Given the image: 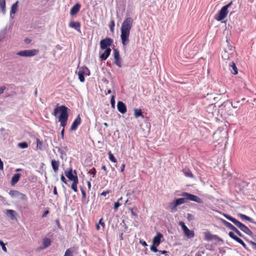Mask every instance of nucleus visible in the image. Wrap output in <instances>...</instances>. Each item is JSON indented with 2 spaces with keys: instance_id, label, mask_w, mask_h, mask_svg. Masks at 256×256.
Masks as SVG:
<instances>
[{
  "instance_id": "nucleus-60",
  "label": "nucleus",
  "mask_w": 256,
  "mask_h": 256,
  "mask_svg": "<svg viewBox=\"0 0 256 256\" xmlns=\"http://www.w3.org/2000/svg\"><path fill=\"white\" fill-rule=\"evenodd\" d=\"M125 168V164H122L120 168V172H123Z\"/></svg>"
},
{
  "instance_id": "nucleus-8",
  "label": "nucleus",
  "mask_w": 256,
  "mask_h": 256,
  "mask_svg": "<svg viewBox=\"0 0 256 256\" xmlns=\"http://www.w3.org/2000/svg\"><path fill=\"white\" fill-rule=\"evenodd\" d=\"M195 48V47L192 48L190 46H186L184 50V55L185 58H193L197 52V50H194Z\"/></svg>"
},
{
  "instance_id": "nucleus-48",
  "label": "nucleus",
  "mask_w": 256,
  "mask_h": 256,
  "mask_svg": "<svg viewBox=\"0 0 256 256\" xmlns=\"http://www.w3.org/2000/svg\"><path fill=\"white\" fill-rule=\"evenodd\" d=\"M229 236L232 238V239L234 240V238H236V236L234 234V233L232 232H230L228 234Z\"/></svg>"
},
{
  "instance_id": "nucleus-50",
  "label": "nucleus",
  "mask_w": 256,
  "mask_h": 256,
  "mask_svg": "<svg viewBox=\"0 0 256 256\" xmlns=\"http://www.w3.org/2000/svg\"><path fill=\"white\" fill-rule=\"evenodd\" d=\"M60 180H61L64 182V183H65L66 184V180L65 178V177L62 174L60 176Z\"/></svg>"
},
{
  "instance_id": "nucleus-61",
  "label": "nucleus",
  "mask_w": 256,
  "mask_h": 256,
  "mask_svg": "<svg viewBox=\"0 0 256 256\" xmlns=\"http://www.w3.org/2000/svg\"><path fill=\"white\" fill-rule=\"evenodd\" d=\"M24 42L26 44H30L31 42V40L30 38H26L24 40Z\"/></svg>"
},
{
  "instance_id": "nucleus-1",
  "label": "nucleus",
  "mask_w": 256,
  "mask_h": 256,
  "mask_svg": "<svg viewBox=\"0 0 256 256\" xmlns=\"http://www.w3.org/2000/svg\"><path fill=\"white\" fill-rule=\"evenodd\" d=\"M59 113L60 114L58 116V122H60V126L64 129L68 118V108L64 105L60 106L59 104H57L52 114L54 116H57Z\"/></svg>"
},
{
  "instance_id": "nucleus-13",
  "label": "nucleus",
  "mask_w": 256,
  "mask_h": 256,
  "mask_svg": "<svg viewBox=\"0 0 256 256\" xmlns=\"http://www.w3.org/2000/svg\"><path fill=\"white\" fill-rule=\"evenodd\" d=\"M118 110L121 114H124L126 112V107L125 104L121 101H118L117 104Z\"/></svg>"
},
{
  "instance_id": "nucleus-34",
  "label": "nucleus",
  "mask_w": 256,
  "mask_h": 256,
  "mask_svg": "<svg viewBox=\"0 0 256 256\" xmlns=\"http://www.w3.org/2000/svg\"><path fill=\"white\" fill-rule=\"evenodd\" d=\"M78 79L80 80V82H84L85 80L84 74H82V72H81V70L78 71Z\"/></svg>"
},
{
  "instance_id": "nucleus-46",
  "label": "nucleus",
  "mask_w": 256,
  "mask_h": 256,
  "mask_svg": "<svg viewBox=\"0 0 256 256\" xmlns=\"http://www.w3.org/2000/svg\"><path fill=\"white\" fill-rule=\"evenodd\" d=\"M110 192H111V190H106V191H104V192H102L100 194V195L102 196H106L107 194H110Z\"/></svg>"
},
{
  "instance_id": "nucleus-58",
  "label": "nucleus",
  "mask_w": 256,
  "mask_h": 256,
  "mask_svg": "<svg viewBox=\"0 0 256 256\" xmlns=\"http://www.w3.org/2000/svg\"><path fill=\"white\" fill-rule=\"evenodd\" d=\"M140 242L144 246H148L146 242L145 241H142V240H140Z\"/></svg>"
},
{
  "instance_id": "nucleus-44",
  "label": "nucleus",
  "mask_w": 256,
  "mask_h": 256,
  "mask_svg": "<svg viewBox=\"0 0 256 256\" xmlns=\"http://www.w3.org/2000/svg\"><path fill=\"white\" fill-rule=\"evenodd\" d=\"M110 103L112 104V107L114 108L115 105V100H114V96H112L111 99H110Z\"/></svg>"
},
{
  "instance_id": "nucleus-14",
  "label": "nucleus",
  "mask_w": 256,
  "mask_h": 256,
  "mask_svg": "<svg viewBox=\"0 0 256 256\" xmlns=\"http://www.w3.org/2000/svg\"><path fill=\"white\" fill-rule=\"evenodd\" d=\"M229 69L231 72L234 74H236L238 73V70L236 66V64L234 61H232L228 62Z\"/></svg>"
},
{
  "instance_id": "nucleus-59",
  "label": "nucleus",
  "mask_w": 256,
  "mask_h": 256,
  "mask_svg": "<svg viewBox=\"0 0 256 256\" xmlns=\"http://www.w3.org/2000/svg\"><path fill=\"white\" fill-rule=\"evenodd\" d=\"M53 192H54V194L58 196V194L57 189H56V186L54 187Z\"/></svg>"
},
{
  "instance_id": "nucleus-31",
  "label": "nucleus",
  "mask_w": 256,
  "mask_h": 256,
  "mask_svg": "<svg viewBox=\"0 0 256 256\" xmlns=\"http://www.w3.org/2000/svg\"><path fill=\"white\" fill-rule=\"evenodd\" d=\"M79 70H81V72H82L84 75L90 76V71L86 67H82L79 69Z\"/></svg>"
},
{
  "instance_id": "nucleus-45",
  "label": "nucleus",
  "mask_w": 256,
  "mask_h": 256,
  "mask_svg": "<svg viewBox=\"0 0 256 256\" xmlns=\"http://www.w3.org/2000/svg\"><path fill=\"white\" fill-rule=\"evenodd\" d=\"M80 190H81V192H82V200H84L86 198V193L85 191L82 188L80 189Z\"/></svg>"
},
{
  "instance_id": "nucleus-18",
  "label": "nucleus",
  "mask_w": 256,
  "mask_h": 256,
  "mask_svg": "<svg viewBox=\"0 0 256 256\" xmlns=\"http://www.w3.org/2000/svg\"><path fill=\"white\" fill-rule=\"evenodd\" d=\"M80 5L79 4H76L74 6L70 9V14L72 16L76 14L80 10Z\"/></svg>"
},
{
  "instance_id": "nucleus-20",
  "label": "nucleus",
  "mask_w": 256,
  "mask_h": 256,
  "mask_svg": "<svg viewBox=\"0 0 256 256\" xmlns=\"http://www.w3.org/2000/svg\"><path fill=\"white\" fill-rule=\"evenodd\" d=\"M52 243L51 240L49 238H45L42 240L43 247L42 249H45L48 247Z\"/></svg>"
},
{
  "instance_id": "nucleus-38",
  "label": "nucleus",
  "mask_w": 256,
  "mask_h": 256,
  "mask_svg": "<svg viewBox=\"0 0 256 256\" xmlns=\"http://www.w3.org/2000/svg\"><path fill=\"white\" fill-rule=\"evenodd\" d=\"M178 224L181 226L184 232L187 230L188 227L185 225L184 222H180L178 223Z\"/></svg>"
},
{
  "instance_id": "nucleus-63",
  "label": "nucleus",
  "mask_w": 256,
  "mask_h": 256,
  "mask_svg": "<svg viewBox=\"0 0 256 256\" xmlns=\"http://www.w3.org/2000/svg\"><path fill=\"white\" fill-rule=\"evenodd\" d=\"M36 142H37V146H38L39 145H40L42 144L41 142L39 139L36 140Z\"/></svg>"
},
{
  "instance_id": "nucleus-43",
  "label": "nucleus",
  "mask_w": 256,
  "mask_h": 256,
  "mask_svg": "<svg viewBox=\"0 0 256 256\" xmlns=\"http://www.w3.org/2000/svg\"><path fill=\"white\" fill-rule=\"evenodd\" d=\"M88 173H90V174H92L93 176H94L96 175V168H92V169H90L89 170Z\"/></svg>"
},
{
  "instance_id": "nucleus-5",
  "label": "nucleus",
  "mask_w": 256,
  "mask_h": 256,
  "mask_svg": "<svg viewBox=\"0 0 256 256\" xmlns=\"http://www.w3.org/2000/svg\"><path fill=\"white\" fill-rule=\"evenodd\" d=\"M224 216L228 220L233 222L236 226L241 230L246 233L248 236H252V232L244 224H242L240 221L238 220L235 218L231 216H230L224 214Z\"/></svg>"
},
{
  "instance_id": "nucleus-56",
  "label": "nucleus",
  "mask_w": 256,
  "mask_h": 256,
  "mask_svg": "<svg viewBox=\"0 0 256 256\" xmlns=\"http://www.w3.org/2000/svg\"><path fill=\"white\" fill-rule=\"evenodd\" d=\"M6 90V86H2L0 88V95L4 92V90Z\"/></svg>"
},
{
  "instance_id": "nucleus-11",
  "label": "nucleus",
  "mask_w": 256,
  "mask_h": 256,
  "mask_svg": "<svg viewBox=\"0 0 256 256\" xmlns=\"http://www.w3.org/2000/svg\"><path fill=\"white\" fill-rule=\"evenodd\" d=\"M113 54L114 58V64L119 68L122 67V58L120 57L119 51L115 48L113 50Z\"/></svg>"
},
{
  "instance_id": "nucleus-37",
  "label": "nucleus",
  "mask_w": 256,
  "mask_h": 256,
  "mask_svg": "<svg viewBox=\"0 0 256 256\" xmlns=\"http://www.w3.org/2000/svg\"><path fill=\"white\" fill-rule=\"evenodd\" d=\"M178 224L181 226L184 232L187 230L188 227L185 225L184 222H180L178 223Z\"/></svg>"
},
{
  "instance_id": "nucleus-2",
  "label": "nucleus",
  "mask_w": 256,
  "mask_h": 256,
  "mask_svg": "<svg viewBox=\"0 0 256 256\" xmlns=\"http://www.w3.org/2000/svg\"><path fill=\"white\" fill-rule=\"evenodd\" d=\"M133 24V20L130 17L126 18L122 24L120 31V38L124 46L127 45L129 42L130 30Z\"/></svg>"
},
{
  "instance_id": "nucleus-64",
  "label": "nucleus",
  "mask_w": 256,
  "mask_h": 256,
  "mask_svg": "<svg viewBox=\"0 0 256 256\" xmlns=\"http://www.w3.org/2000/svg\"><path fill=\"white\" fill-rule=\"evenodd\" d=\"M240 244H241L244 248L246 249V246L243 241Z\"/></svg>"
},
{
  "instance_id": "nucleus-39",
  "label": "nucleus",
  "mask_w": 256,
  "mask_h": 256,
  "mask_svg": "<svg viewBox=\"0 0 256 256\" xmlns=\"http://www.w3.org/2000/svg\"><path fill=\"white\" fill-rule=\"evenodd\" d=\"M158 246L154 245V244L150 248V249L152 251L154 252H158V250L157 249V247Z\"/></svg>"
},
{
  "instance_id": "nucleus-22",
  "label": "nucleus",
  "mask_w": 256,
  "mask_h": 256,
  "mask_svg": "<svg viewBox=\"0 0 256 256\" xmlns=\"http://www.w3.org/2000/svg\"><path fill=\"white\" fill-rule=\"evenodd\" d=\"M76 248L74 247H72L67 249L64 256H73V254L76 251Z\"/></svg>"
},
{
  "instance_id": "nucleus-54",
  "label": "nucleus",
  "mask_w": 256,
  "mask_h": 256,
  "mask_svg": "<svg viewBox=\"0 0 256 256\" xmlns=\"http://www.w3.org/2000/svg\"><path fill=\"white\" fill-rule=\"evenodd\" d=\"M129 210L130 211L132 215L135 216H138V214L134 212V210L132 208H130Z\"/></svg>"
},
{
  "instance_id": "nucleus-47",
  "label": "nucleus",
  "mask_w": 256,
  "mask_h": 256,
  "mask_svg": "<svg viewBox=\"0 0 256 256\" xmlns=\"http://www.w3.org/2000/svg\"><path fill=\"white\" fill-rule=\"evenodd\" d=\"M114 20H112L110 22V29L112 32L114 31Z\"/></svg>"
},
{
  "instance_id": "nucleus-23",
  "label": "nucleus",
  "mask_w": 256,
  "mask_h": 256,
  "mask_svg": "<svg viewBox=\"0 0 256 256\" xmlns=\"http://www.w3.org/2000/svg\"><path fill=\"white\" fill-rule=\"evenodd\" d=\"M18 1L17 0L12 5L10 12V16H12V14H14L18 10Z\"/></svg>"
},
{
  "instance_id": "nucleus-19",
  "label": "nucleus",
  "mask_w": 256,
  "mask_h": 256,
  "mask_svg": "<svg viewBox=\"0 0 256 256\" xmlns=\"http://www.w3.org/2000/svg\"><path fill=\"white\" fill-rule=\"evenodd\" d=\"M52 166V169L54 170L55 172H57L60 166V162L58 160H56L54 159L52 160L51 161Z\"/></svg>"
},
{
  "instance_id": "nucleus-53",
  "label": "nucleus",
  "mask_w": 256,
  "mask_h": 256,
  "mask_svg": "<svg viewBox=\"0 0 256 256\" xmlns=\"http://www.w3.org/2000/svg\"><path fill=\"white\" fill-rule=\"evenodd\" d=\"M102 220H103L102 218H100L99 220L98 224H100L102 226V228H104V223L102 222Z\"/></svg>"
},
{
  "instance_id": "nucleus-24",
  "label": "nucleus",
  "mask_w": 256,
  "mask_h": 256,
  "mask_svg": "<svg viewBox=\"0 0 256 256\" xmlns=\"http://www.w3.org/2000/svg\"><path fill=\"white\" fill-rule=\"evenodd\" d=\"M182 172L186 176L190 178H194L193 174L189 168H186L182 170Z\"/></svg>"
},
{
  "instance_id": "nucleus-57",
  "label": "nucleus",
  "mask_w": 256,
  "mask_h": 256,
  "mask_svg": "<svg viewBox=\"0 0 256 256\" xmlns=\"http://www.w3.org/2000/svg\"><path fill=\"white\" fill-rule=\"evenodd\" d=\"M158 252L163 254H166L168 253V252L166 250H158Z\"/></svg>"
},
{
  "instance_id": "nucleus-30",
  "label": "nucleus",
  "mask_w": 256,
  "mask_h": 256,
  "mask_svg": "<svg viewBox=\"0 0 256 256\" xmlns=\"http://www.w3.org/2000/svg\"><path fill=\"white\" fill-rule=\"evenodd\" d=\"M238 216L241 218V219L242 220H246L249 221L250 222H253V220L252 218H250V217H249L245 214H238Z\"/></svg>"
},
{
  "instance_id": "nucleus-16",
  "label": "nucleus",
  "mask_w": 256,
  "mask_h": 256,
  "mask_svg": "<svg viewBox=\"0 0 256 256\" xmlns=\"http://www.w3.org/2000/svg\"><path fill=\"white\" fill-rule=\"evenodd\" d=\"M69 26L74 28L77 30L78 32H81L80 31V24L78 22H71L69 24Z\"/></svg>"
},
{
  "instance_id": "nucleus-15",
  "label": "nucleus",
  "mask_w": 256,
  "mask_h": 256,
  "mask_svg": "<svg viewBox=\"0 0 256 256\" xmlns=\"http://www.w3.org/2000/svg\"><path fill=\"white\" fill-rule=\"evenodd\" d=\"M163 237L162 234L160 232H157L156 236L154 238L153 244L156 246H159L160 244V239Z\"/></svg>"
},
{
  "instance_id": "nucleus-33",
  "label": "nucleus",
  "mask_w": 256,
  "mask_h": 256,
  "mask_svg": "<svg viewBox=\"0 0 256 256\" xmlns=\"http://www.w3.org/2000/svg\"><path fill=\"white\" fill-rule=\"evenodd\" d=\"M224 225L229 228L230 230H234L236 228L235 226H234L230 222H226V220H224Z\"/></svg>"
},
{
  "instance_id": "nucleus-41",
  "label": "nucleus",
  "mask_w": 256,
  "mask_h": 256,
  "mask_svg": "<svg viewBox=\"0 0 256 256\" xmlns=\"http://www.w3.org/2000/svg\"><path fill=\"white\" fill-rule=\"evenodd\" d=\"M0 245L2 246V250L6 252H7V249L5 246L2 240H0Z\"/></svg>"
},
{
  "instance_id": "nucleus-9",
  "label": "nucleus",
  "mask_w": 256,
  "mask_h": 256,
  "mask_svg": "<svg viewBox=\"0 0 256 256\" xmlns=\"http://www.w3.org/2000/svg\"><path fill=\"white\" fill-rule=\"evenodd\" d=\"M38 52V50L34 49L20 51L17 53V54L21 56L28 57L36 56Z\"/></svg>"
},
{
  "instance_id": "nucleus-10",
  "label": "nucleus",
  "mask_w": 256,
  "mask_h": 256,
  "mask_svg": "<svg viewBox=\"0 0 256 256\" xmlns=\"http://www.w3.org/2000/svg\"><path fill=\"white\" fill-rule=\"evenodd\" d=\"M113 43V40L108 38L103 39L100 42V48L102 50H105L110 48L108 46H110Z\"/></svg>"
},
{
  "instance_id": "nucleus-29",
  "label": "nucleus",
  "mask_w": 256,
  "mask_h": 256,
  "mask_svg": "<svg viewBox=\"0 0 256 256\" xmlns=\"http://www.w3.org/2000/svg\"><path fill=\"white\" fill-rule=\"evenodd\" d=\"M16 214V212L14 210H6V214L8 216H9L10 217V218L12 220H14L15 218L14 214Z\"/></svg>"
},
{
  "instance_id": "nucleus-40",
  "label": "nucleus",
  "mask_w": 256,
  "mask_h": 256,
  "mask_svg": "<svg viewBox=\"0 0 256 256\" xmlns=\"http://www.w3.org/2000/svg\"><path fill=\"white\" fill-rule=\"evenodd\" d=\"M18 198H20V199L23 200H27V196L25 194L20 193V194H18Z\"/></svg>"
},
{
  "instance_id": "nucleus-25",
  "label": "nucleus",
  "mask_w": 256,
  "mask_h": 256,
  "mask_svg": "<svg viewBox=\"0 0 256 256\" xmlns=\"http://www.w3.org/2000/svg\"><path fill=\"white\" fill-rule=\"evenodd\" d=\"M178 206L177 205L176 202L174 200L172 202H170L168 204V208L172 211V212H176L177 210V206Z\"/></svg>"
},
{
  "instance_id": "nucleus-28",
  "label": "nucleus",
  "mask_w": 256,
  "mask_h": 256,
  "mask_svg": "<svg viewBox=\"0 0 256 256\" xmlns=\"http://www.w3.org/2000/svg\"><path fill=\"white\" fill-rule=\"evenodd\" d=\"M0 10L4 14L6 13V0H0Z\"/></svg>"
},
{
  "instance_id": "nucleus-35",
  "label": "nucleus",
  "mask_w": 256,
  "mask_h": 256,
  "mask_svg": "<svg viewBox=\"0 0 256 256\" xmlns=\"http://www.w3.org/2000/svg\"><path fill=\"white\" fill-rule=\"evenodd\" d=\"M108 156H109V159L111 162H114V163L117 162L116 159L115 158V157L114 156V155L112 154L110 151L108 152Z\"/></svg>"
},
{
  "instance_id": "nucleus-27",
  "label": "nucleus",
  "mask_w": 256,
  "mask_h": 256,
  "mask_svg": "<svg viewBox=\"0 0 256 256\" xmlns=\"http://www.w3.org/2000/svg\"><path fill=\"white\" fill-rule=\"evenodd\" d=\"M134 116L136 118H138L139 116H142V118H144V116L142 115V110L138 108L134 109Z\"/></svg>"
},
{
  "instance_id": "nucleus-4",
  "label": "nucleus",
  "mask_w": 256,
  "mask_h": 256,
  "mask_svg": "<svg viewBox=\"0 0 256 256\" xmlns=\"http://www.w3.org/2000/svg\"><path fill=\"white\" fill-rule=\"evenodd\" d=\"M64 174L68 180L72 182L71 185V188L74 192H78L77 185L78 183V179L77 176L76 171L74 170V172H72V170L70 168L68 170L65 171Z\"/></svg>"
},
{
  "instance_id": "nucleus-3",
  "label": "nucleus",
  "mask_w": 256,
  "mask_h": 256,
  "mask_svg": "<svg viewBox=\"0 0 256 256\" xmlns=\"http://www.w3.org/2000/svg\"><path fill=\"white\" fill-rule=\"evenodd\" d=\"M182 196L183 198H179L174 200L178 206L186 203L189 200L200 204L202 202V199L196 196L186 192L182 193Z\"/></svg>"
},
{
  "instance_id": "nucleus-7",
  "label": "nucleus",
  "mask_w": 256,
  "mask_h": 256,
  "mask_svg": "<svg viewBox=\"0 0 256 256\" xmlns=\"http://www.w3.org/2000/svg\"><path fill=\"white\" fill-rule=\"evenodd\" d=\"M234 56V50L232 48H228L225 49L222 52V60L226 62V63H228V61H233L232 60Z\"/></svg>"
},
{
  "instance_id": "nucleus-12",
  "label": "nucleus",
  "mask_w": 256,
  "mask_h": 256,
  "mask_svg": "<svg viewBox=\"0 0 256 256\" xmlns=\"http://www.w3.org/2000/svg\"><path fill=\"white\" fill-rule=\"evenodd\" d=\"M81 122V118L80 117V114H78L76 118L74 120V122H72L70 127V130H75L77 128L78 126H79Z\"/></svg>"
},
{
  "instance_id": "nucleus-17",
  "label": "nucleus",
  "mask_w": 256,
  "mask_h": 256,
  "mask_svg": "<svg viewBox=\"0 0 256 256\" xmlns=\"http://www.w3.org/2000/svg\"><path fill=\"white\" fill-rule=\"evenodd\" d=\"M105 50V51L102 54H100V58L104 60L108 58L111 52V49L110 48H108Z\"/></svg>"
},
{
  "instance_id": "nucleus-49",
  "label": "nucleus",
  "mask_w": 256,
  "mask_h": 256,
  "mask_svg": "<svg viewBox=\"0 0 256 256\" xmlns=\"http://www.w3.org/2000/svg\"><path fill=\"white\" fill-rule=\"evenodd\" d=\"M120 205V204L118 202H115L114 204V208L115 210H117Z\"/></svg>"
},
{
  "instance_id": "nucleus-26",
  "label": "nucleus",
  "mask_w": 256,
  "mask_h": 256,
  "mask_svg": "<svg viewBox=\"0 0 256 256\" xmlns=\"http://www.w3.org/2000/svg\"><path fill=\"white\" fill-rule=\"evenodd\" d=\"M184 234L188 238H192L194 236V232L193 230H191L188 228H187L186 230L184 232Z\"/></svg>"
},
{
  "instance_id": "nucleus-62",
  "label": "nucleus",
  "mask_w": 256,
  "mask_h": 256,
  "mask_svg": "<svg viewBox=\"0 0 256 256\" xmlns=\"http://www.w3.org/2000/svg\"><path fill=\"white\" fill-rule=\"evenodd\" d=\"M102 169L104 171L107 172V168L106 166L104 165L102 166Z\"/></svg>"
},
{
  "instance_id": "nucleus-52",
  "label": "nucleus",
  "mask_w": 256,
  "mask_h": 256,
  "mask_svg": "<svg viewBox=\"0 0 256 256\" xmlns=\"http://www.w3.org/2000/svg\"><path fill=\"white\" fill-rule=\"evenodd\" d=\"M234 240H235L236 242H237L239 244L242 243V240H241L240 238H238L237 236H236V238H234Z\"/></svg>"
},
{
  "instance_id": "nucleus-42",
  "label": "nucleus",
  "mask_w": 256,
  "mask_h": 256,
  "mask_svg": "<svg viewBox=\"0 0 256 256\" xmlns=\"http://www.w3.org/2000/svg\"><path fill=\"white\" fill-rule=\"evenodd\" d=\"M212 239V235L210 232H208L206 234V240H211Z\"/></svg>"
},
{
  "instance_id": "nucleus-6",
  "label": "nucleus",
  "mask_w": 256,
  "mask_h": 256,
  "mask_svg": "<svg viewBox=\"0 0 256 256\" xmlns=\"http://www.w3.org/2000/svg\"><path fill=\"white\" fill-rule=\"evenodd\" d=\"M232 4V2L222 6L218 12L215 16L214 18L218 21H222L226 16L228 12V8Z\"/></svg>"
},
{
  "instance_id": "nucleus-21",
  "label": "nucleus",
  "mask_w": 256,
  "mask_h": 256,
  "mask_svg": "<svg viewBox=\"0 0 256 256\" xmlns=\"http://www.w3.org/2000/svg\"><path fill=\"white\" fill-rule=\"evenodd\" d=\"M20 176L21 175L20 174L17 173L14 174L12 177L11 180V184L14 185L16 184L18 182Z\"/></svg>"
},
{
  "instance_id": "nucleus-55",
  "label": "nucleus",
  "mask_w": 256,
  "mask_h": 256,
  "mask_svg": "<svg viewBox=\"0 0 256 256\" xmlns=\"http://www.w3.org/2000/svg\"><path fill=\"white\" fill-rule=\"evenodd\" d=\"M49 213V211L48 210H45L42 214V218H44L46 216V215Z\"/></svg>"
},
{
  "instance_id": "nucleus-51",
  "label": "nucleus",
  "mask_w": 256,
  "mask_h": 256,
  "mask_svg": "<svg viewBox=\"0 0 256 256\" xmlns=\"http://www.w3.org/2000/svg\"><path fill=\"white\" fill-rule=\"evenodd\" d=\"M234 231L239 236H242V234L236 228Z\"/></svg>"
},
{
  "instance_id": "nucleus-32",
  "label": "nucleus",
  "mask_w": 256,
  "mask_h": 256,
  "mask_svg": "<svg viewBox=\"0 0 256 256\" xmlns=\"http://www.w3.org/2000/svg\"><path fill=\"white\" fill-rule=\"evenodd\" d=\"M9 194L12 198L18 197V194H20V192L16 190H11L10 191Z\"/></svg>"
},
{
  "instance_id": "nucleus-36",
  "label": "nucleus",
  "mask_w": 256,
  "mask_h": 256,
  "mask_svg": "<svg viewBox=\"0 0 256 256\" xmlns=\"http://www.w3.org/2000/svg\"><path fill=\"white\" fill-rule=\"evenodd\" d=\"M18 146L21 148H26L28 147V144L26 142H22L18 144Z\"/></svg>"
}]
</instances>
